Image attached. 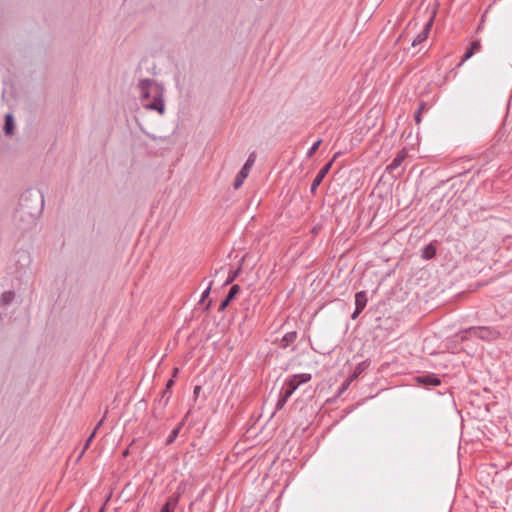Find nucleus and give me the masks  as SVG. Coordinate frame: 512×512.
Instances as JSON below:
<instances>
[{
    "instance_id": "1",
    "label": "nucleus",
    "mask_w": 512,
    "mask_h": 512,
    "mask_svg": "<svg viewBox=\"0 0 512 512\" xmlns=\"http://www.w3.org/2000/svg\"><path fill=\"white\" fill-rule=\"evenodd\" d=\"M142 91V103L147 109L158 111L160 114L164 113L163 103V89L153 81L143 80L140 83Z\"/></svg>"
},
{
    "instance_id": "2",
    "label": "nucleus",
    "mask_w": 512,
    "mask_h": 512,
    "mask_svg": "<svg viewBox=\"0 0 512 512\" xmlns=\"http://www.w3.org/2000/svg\"><path fill=\"white\" fill-rule=\"evenodd\" d=\"M311 380V374L309 373H302V374H295L292 377H290L288 380H286L283 392L276 404L277 409H282L289 397L294 393V391L303 383H307Z\"/></svg>"
},
{
    "instance_id": "3",
    "label": "nucleus",
    "mask_w": 512,
    "mask_h": 512,
    "mask_svg": "<svg viewBox=\"0 0 512 512\" xmlns=\"http://www.w3.org/2000/svg\"><path fill=\"white\" fill-rule=\"evenodd\" d=\"M255 160H256V154H255V152H252L249 155L246 163L243 165L242 169L239 171V173L237 174V176L235 178V181L233 184L235 189H239L242 186L243 182L248 177L250 170L255 163Z\"/></svg>"
},
{
    "instance_id": "4",
    "label": "nucleus",
    "mask_w": 512,
    "mask_h": 512,
    "mask_svg": "<svg viewBox=\"0 0 512 512\" xmlns=\"http://www.w3.org/2000/svg\"><path fill=\"white\" fill-rule=\"evenodd\" d=\"M468 333L470 335H473L480 339L488 340V341L496 340L500 336V333L497 330H495L493 328H489V327L470 328L468 330Z\"/></svg>"
},
{
    "instance_id": "5",
    "label": "nucleus",
    "mask_w": 512,
    "mask_h": 512,
    "mask_svg": "<svg viewBox=\"0 0 512 512\" xmlns=\"http://www.w3.org/2000/svg\"><path fill=\"white\" fill-rule=\"evenodd\" d=\"M332 166V161L327 163L324 167L321 168V170L318 172L317 176L313 180L311 191L314 192L316 188L320 185V183L323 181L324 177L328 173Z\"/></svg>"
},
{
    "instance_id": "6",
    "label": "nucleus",
    "mask_w": 512,
    "mask_h": 512,
    "mask_svg": "<svg viewBox=\"0 0 512 512\" xmlns=\"http://www.w3.org/2000/svg\"><path fill=\"white\" fill-rule=\"evenodd\" d=\"M433 18H430V20L425 24L423 30L417 35V37L413 40L412 46H416L423 41H425L428 37V34L430 32L431 26H432Z\"/></svg>"
},
{
    "instance_id": "7",
    "label": "nucleus",
    "mask_w": 512,
    "mask_h": 512,
    "mask_svg": "<svg viewBox=\"0 0 512 512\" xmlns=\"http://www.w3.org/2000/svg\"><path fill=\"white\" fill-rule=\"evenodd\" d=\"M416 381L419 384H423V385L437 386L440 384V380L433 375L418 376V377H416Z\"/></svg>"
},
{
    "instance_id": "8",
    "label": "nucleus",
    "mask_w": 512,
    "mask_h": 512,
    "mask_svg": "<svg viewBox=\"0 0 512 512\" xmlns=\"http://www.w3.org/2000/svg\"><path fill=\"white\" fill-rule=\"evenodd\" d=\"M179 501V496H171L168 498L161 512H174Z\"/></svg>"
},
{
    "instance_id": "9",
    "label": "nucleus",
    "mask_w": 512,
    "mask_h": 512,
    "mask_svg": "<svg viewBox=\"0 0 512 512\" xmlns=\"http://www.w3.org/2000/svg\"><path fill=\"white\" fill-rule=\"evenodd\" d=\"M367 304V297L364 291H360L355 295V306L358 310H363Z\"/></svg>"
},
{
    "instance_id": "10",
    "label": "nucleus",
    "mask_w": 512,
    "mask_h": 512,
    "mask_svg": "<svg viewBox=\"0 0 512 512\" xmlns=\"http://www.w3.org/2000/svg\"><path fill=\"white\" fill-rule=\"evenodd\" d=\"M407 153L405 150H402L400 151L397 156L393 159L392 163L390 164L389 168L390 169H395L397 168L401 163L402 161L405 159Z\"/></svg>"
},
{
    "instance_id": "11",
    "label": "nucleus",
    "mask_w": 512,
    "mask_h": 512,
    "mask_svg": "<svg viewBox=\"0 0 512 512\" xmlns=\"http://www.w3.org/2000/svg\"><path fill=\"white\" fill-rule=\"evenodd\" d=\"M13 125H14L13 117H12V115L8 114L6 116V121H5V132L7 135L12 134Z\"/></svg>"
},
{
    "instance_id": "12",
    "label": "nucleus",
    "mask_w": 512,
    "mask_h": 512,
    "mask_svg": "<svg viewBox=\"0 0 512 512\" xmlns=\"http://www.w3.org/2000/svg\"><path fill=\"white\" fill-rule=\"evenodd\" d=\"M14 298L13 292H5L1 297V303L8 304Z\"/></svg>"
},
{
    "instance_id": "13",
    "label": "nucleus",
    "mask_w": 512,
    "mask_h": 512,
    "mask_svg": "<svg viewBox=\"0 0 512 512\" xmlns=\"http://www.w3.org/2000/svg\"><path fill=\"white\" fill-rule=\"evenodd\" d=\"M240 288L238 285H233L227 295L228 300H233L234 297L238 294Z\"/></svg>"
},
{
    "instance_id": "14",
    "label": "nucleus",
    "mask_w": 512,
    "mask_h": 512,
    "mask_svg": "<svg viewBox=\"0 0 512 512\" xmlns=\"http://www.w3.org/2000/svg\"><path fill=\"white\" fill-rule=\"evenodd\" d=\"M435 255V248L431 245L427 246L424 250V257L431 258Z\"/></svg>"
},
{
    "instance_id": "15",
    "label": "nucleus",
    "mask_w": 512,
    "mask_h": 512,
    "mask_svg": "<svg viewBox=\"0 0 512 512\" xmlns=\"http://www.w3.org/2000/svg\"><path fill=\"white\" fill-rule=\"evenodd\" d=\"M102 424V420L97 424V426L95 427V429L93 430L92 434L90 435V437L87 439L86 443H85V447L84 449H87L92 441V439L94 438L96 432H97V429L99 428V426Z\"/></svg>"
},
{
    "instance_id": "16",
    "label": "nucleus",
    "mask_w": 512,
    "mask_h": 512,
    "mask_svg": "<svg viewBox=\"0 0 512 512\" xmlns=\"http://www.w3.org/2000/svg\"><path fill=\"white\" fill-rule=\"evenodd\" d=\"M475 52L479 51L481 49V43L479 40H475L471 43V47Z\"/></svg>"
},
{
    "instance_id": "17",
    "label": "nucleus",
    "mask_w": 512,
    "mask_h": 512,
    "mask_svg": "<svg viewBox=\"0 0 512 512\" xmlns=\"http://www.w3.org/2000/svg\"><path fill=\"white\" fill-rule=\"evenodd\" d=\"M474 53H475V51H474L472 48H470V49L466 52V54L464 55V58H463V60H462V62H461V63H463V62H465L466 60H468L469 58H471V57L473 56V54H474Z\"/></svg>"
},
{
    "instance_id": "18",
    "label": "nucleus",
    "mask_w": 512,
    "mask_h": 512,
    "mask_svg": "<svg viewBox=\"0 0 512 512\" xmlns=\"http://www.w3.org/2000/svg\"><path fill=\"white\" fill-rule=\"evenodd\" d=\"M320 143H321V141H320V140H318V141H316V142L313 144V146L311 147V149H310V151H309V155H312V154H313V153L318 149V147L320 146Z\"/></svg>"
},
{
    "instance_id": "19",
    "label": "nucleus",
    "mask_w": 512,
    "mask_h": 512,
    "mask_svg": "<svg viewBox=\"0 0 512 512\" xmlns=\"http://www.w3.org/2000/svg\"><path fill=\"white\" fill-rule=\"evenodd\" d=\"M296 338V334L295 333H290V334H287L283 340L284 341H287V342H290V341H293L294 339Z\"/></svg>"
},
{
    "instance_id": "20",
    "label": "nucleus",
    "mask_w": 512,
    "mask_h": 512,
    "mask_svg": "<svg viewBox=\"0 0 512 512\" xmlns=\"http://www.w3.org/2000/svg\"><path fill=\"white\" fill-rule=\"evenodd\" d=\"M236 276H237V272H232L231 275H229L226 283L227 284L231 283L236 278Z\"/></svg>"
},
{
    "instance_id": "21",
    "label": "nucleus",
    "mask_w": 512,
    "mask_h": 512,
    "mask_svg": "<svg viewBox=\"0 0 512 512\" xmlns=\"http://www.w3.org/2000/svg\"><path fill=\"white\" fill-rule=\"evenodd\" d=\"M229 302L230 300H228L226 297L225 300L220 304V310H224L228 306Z\"/></svg>"
},
{
    "instance_id": "22",
    "label": "nucleus",
    "mask_w": 512,
    "mask_h": 512,
    "mask_svg": "<svg viewBox=\"0 0 512 512\" xmlns=\"http://www.w3.org/2000/svg\"><path fill=\"white\" fill-rule=\"evenodd\" d=\"M361 312L362 310H358V308H356L354 313L352 314V319H356Z\"/></svg>"
},
{
    "instance_id": "23",
    "label": "nucleus",
    "mask_w": 512,
    "mask_h": 512,
    "mask_svg": "<svg viewBox=\"0 0 512 512\" xmlns=\"http://www.w3.org/2000/svg\"><path fill=\"white\" fill-rule=\"evenodd\" d=\"M177 433H178V429L173 431L172 436L168 439V443H171L173 441V439L176 437Z\"/></svg>"
},
{
    "instance_id": "24",
    "label": "nucleus",
    "mask_w": 512,
    "mask_h": 512,
    "mask_svg": "<svg viewBox=\"0 0 512 512\" xmlns=\"http://www.w3.org/2000/svg\"><path fill=\"white\" fill-rule=\"evenodd\" d=\"M420 113H421V110H419V111L417 112V114L415 115V120H416V122H417V123H419V122L421 121Z\"/></svg>"
},
{
    "instance_id": "25",
    "label": "nucleus",
    "mask_w": 512,
    "mask_h": 512,
    "mask_svg": "<svg viewBox=\"0 0 512 512\" xmlns=\"http://www.w3.org/2000/svg\"><path fill=\"white\" fill-rule=\"evenodd\" d=\"M210 287L206 289V291L203 293V297H206L209 294Z\"/></svg>"
},
{
    "instance_id": "26",
    "label": "nucleus",
    "mask_w": 512,
    "mask_h": 512,
    "mask_svg": "<svg viewBox=\"0 0 512 512\" xmlns=\"http://www.w3.org/2000/svg\"><path fill=\"white\" fill-rule=\"evenodd\" d=\"M172 384H173V380H169V382L167 383V387L169 388Z\"/></svg>"
},
{
    "instance_id": "27",
    "label": "nucleus",
    "mask_w": 512,
    "mask_h": 512,
    "mask_svg": "<svg viewBox=\"0 0 512 512\" xmlns=\"http://www.w3.org/2000/svg\"><path fill=\"white\" fill-rule=\"evenodd\" d=\"M200 387L195 388V393L199 392Z\"/></svg>"
}]
</instances>
